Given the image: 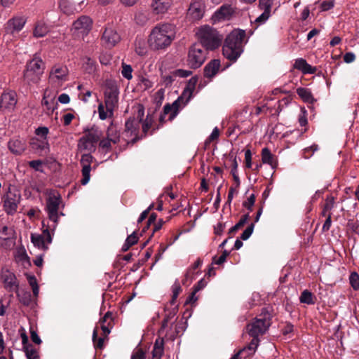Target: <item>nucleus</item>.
I'll return each instance as SVG.
<instances>
[{"label": "nucleus", "instance_id": "nucleus-1", "mask_svg": "<svg viewBox=\"0 0 359 359\" xmlns=\"http://www.w3.org/2000/svg\"><path fill=\"white\" fill-rule=\"evenodd\" d=\"M176 28L170 23H159L154 27L148 37V44L154 50L168 48L175 39Z\"/></svg>", "mask_w": 359, "mask_h": 359}, {"label": "nucleus", "instance_id": "nucleus-2", "mask_svg": "<svg viewBox=\"0 0 359 359\" xmlns=\"http://www.w3.org/2000/svg\"><path fill=\"white\" fill-rule=\"evenodd\" d=\"M245 33L243 30H233L226 38L222 48L224 56L231 61H236L243 52V40Z\"/></svg>", "mask_w": 359, "mask_h": 359}, {"label": "nucleus", "instance_id": "nucleus-3", "mask_svg": "<svg viewBox=\"0 0 359 359\" xmlns=\"http://www.w3.org/2000/svg\"><path fill=\"white\" fill-rule=\"evenodd\" d=\"M194 89V83H191L190 81L189 86L184 88L180 97H178L172 104H165L163 107V115L161 116L160 121H164L168 116L167 120L172 121L177 115L179 110L184 107L190 100L193 90Z\"/></svg>", "mask_w": 359, "mask_h": 359}, {"label": "nucleus", "instance_id": "nucleus-4", "mask_svg": "<svg viewBox=\"0 0 359 359\" xmlns=\"http://www.w3.org/2000/svg\"><path fill=\"white\" fill-rule=\"evenodd\" d=\"M62 202V197L60 194L55 191L49 192L46 199V211L48 219L53 222V224L50 226V228L53 230L56 228L60 216L64 215L62 212H59Z\"/></svg>", "mask_w": 359, "mask_h": 359}, {"label": "nucleus", "instance_id": "nucleus-5", "mask_svg": "<svg viewBox=\"0 0 359 359\" xmlns=\"http://www.w3.org/2000/svg\"><path fill=\"white\" fill-rule=\"evenodd\" d=\"M196 34L200 40L199 44L203 45L207 50L217 48L222 41V37L217 32L209 26L201 27Z\"/></svg>", "mask_w": 359, "mask_h": 359}, {"label": "nucleus", "instance_id": "nucleus-6", "mask_svg": "<svg viewBox=\"0 0 359 359\" xmlns=\"http://www.w3.org/2000/svg\"><path fill=\"white\" fill-rule=\"evenodd\" d=\"M43 70L44 63L42 60L39 57H34L27 64L24 72V81L29 86L38 83Z\"/></svg>", "mask_w": 359, "mask_h": 359}, {"label": "nucleus", "instance_id": "nucleus-7", "mask_svg": "<svg viewBox=\"0 0 359 359\" xmlns=\"http://www.w3.org/2000/svg\"><path fill=\"white\" fill-rule=\"evenodd\" d=\"M208 50L203 45L194 43L188 52V65L193 69L200 67L206 60Z\"/></svg>", "mask_w": 359, "mask_h": 359}, {"label": "nucleus", "instance_id": "nucleus-8", "mask_svg": "<svg viewBox=\"0 0 359 359\" xmlns=\"http://www.w3.org/2000/svg\"><path fill=\"white\" fill-rule=\"evenodd\" d=\"M137 116L130 117L126 122V129L123 135L127 137H133L132 142L136 141L137 131L140 128V124L142 121L144 115V109L142 104H138L137 107Z\"/></svg>", "mask_w": 359, "mask_h": 359}, {"label": "nucleus", "instance_id": "nucleus-9", "mask_svg": "<svg viewBox=\"0 0 359 359\" xmlns=\"http://www.w3.org/2000/svg\"><path fill=\"white\" fill-rule=\"evenodd\" d=\"M119 90L115 81L107 79L104 82V104L109 108H116L118 102Z\"/></svg>", "mask_w": 359, "mask_h": 359}, {"label": "nucleus", "instance_id": "nucleus-10", "mask_svg": "<svg viewBox=\"0 0 359 359\" xmlns=\"http://www.w3.org/2000/svg\"><path fill=\"white\" fill-rule=\"evenodd\" d=\"M93 21L86 15L79 18L72 25V34L74 38L83 39L92 28Z\"/></svg>", "mask_w": 359, "mask_h": 359}, {"label": "nucleus", "instance_id": "nucleus-11", "mask_svg": "<svg viewBox=\"0 0 359 359\" xmlns=\"http://www.w3.org/2000/svg\"><path fill=\"white\" fill-rule=\"evenodd\" d=\"M21 200L20 193L17 190H11L4 196V208L8 215H13L16 212L18 205Z\"/></svg>", "mask_w": 359, "mask_h": 359}, {"label": "nucleus", "instance_id": "nucleus-12", "mask_svg": "<svg viewBox=\"0 0 359 359\" xmlns=\"http://www.w3.org/2000/svg\"><path fill=\"white\" fill-rule=\"evenodd\" d=\"M270 324V319L269 318H259L249 324L247 329L251 337H258L259 334H263L267 330Z\"/></svg>", "mask_w": 359, "mask_h": 359}, {"label": "nucleus", "instance_id": "nucleus-13", "mask_svg": "<svg viewBox=\"0 0 359 359\" xmlns=\"http://www.w3.org/2000/svg\"><path fill=\"white\" fill-rule=\"evenodd\" d=\"M50 230L53 231L48 226L43 230L42 234L32 233L31 241L35 247L44 251L48 250V245L52 242Z\"/></svg>", "mask_w": 359, "mask_h": 359}, {"label": "nucleus", "instance_id": "nucleus-14", "mask_svg": "<svg viewBox=\"0 0 359 359\" xmlns=\"http://www.w3.org/2000/svg\"><path fill=\"white\" fill-rule=\"evenodd\" d=\"M15 232L13 228L3 226L0 230V247L11 249L15 245Z\"/></svg>", "mask_w": 359, "mask_h": 359}, {"label": "nucleus", "instance_id": "nucleus-15", "mask_svg": "<svg viewBox=\"0 0 359 359\" xmlns=\"http://www.w3.org/2000/svg\"><path fill=\"white\" fill-rule=\"evenodd\" d=\"M17 104V95L13 90L4 91L0 100V109L4 111L11 112Z\"/></svg>", "mask_w": 359, "mask_h": 359}, {"label": "nucleus", "instance_id": "nucleus-16", "mask_svg": "<svg viewBox=\"0 0 359 359\" xmlns=\"http://www.w3.org/2000/svg\"><path fill=\"white\" fill-rule=\"evenodd\" d=\"M101 40L107 48L115 46L120 41L121 36L112 27H105Z\"/></svg>", "mask_w": 359, "mask_h": 359}, {"label": "nucleus", "instance_id": "nucleus-17", "mask_svg": "<svg viewBox=\"0 0 359 359\" xmlns=\"http://www.w3.org/2000/svg\"><path fill=\"white\" fill-rule=\"evenodd\" d=\"M93 161V156L90 153H84L81 156V164L82 165V179L81 182L83 185H86L90 180V170H91V163Z\"/></svg>", "mask_w": 359, "mask_h": 359}, {"label": "nucleus", "instance_id": "nucleus-18", "mask_svg": "<svg viewBox=\"0 0 359 359\" xmlns=\"http://www.w3.org/2000/svg\"><path fill=\"white\" fill-rule=\"evenodd\" d=\"M68 69L65 66L55 65L50 72V80L60 85L67 80Z\"/></svg>", "mask_w": 359, "mask_h": 359}, {"label": "nucleus", "instance_id": "nucleus-19", "mask_svg": "<svg viewBox=\"0 0 359 359\" xmlns=\"http://www.w3.org/2000/svg\"><path fill=\"white\" fill-rule=\"evenodd\" d=\"M205 5L203 0H194L188 10L187 15L192 20H198L203 16Z\"/></svg>", "mask_w": 359, "mask_h": 359}, {"label": "nucleus", "instance_id": "nucleus-20", "mask_svg": "<svg viewBox=\"0 0 359 359\" xmlns=\"http://www.w3.org/2000/svg\"><path fill=\"white\" fill-rule=\"evenodd\" d=\"M27 20L23 16H15L10 19L5 25L7 33L15 34L19 32L25 26Z\"/></svg>", "mask_w": 359, "mask_h": 359}, {"label": "nucleus", "instance_id": "nucleus-21", "mask_svg": "<svg viewBox=\"0 0 359 359\" xmlns=\"http://www.w3.org/2000/svg\"><path fill=\"white\" fill-rule=\"evenodd\" d=\"M55 96V93L52 92L50 90L46 89L44 91L41 104L45 107L44 111L48 114L53 113L54 110L57 108Z\"/></svg>", "mask_w": 359, "mask_h": 359}, {"label": "nucleus", "instance_id": "nucleus-22", "mask_svg": "<svg viewBox=\"0 0 359 359\" xmlns=\"http://www.w3.org/2000/svg\"><path fill=\"white\" fill-rule=\"evenodd\" d=\"M2 279L5 288L9 292H18V284L15 275L9 271L2 273Z\"/></svg>", "mask_w": 359, "mask_h": 359}, {"label": "nucleus", "instance_id": "nucleus-23", "mask_svg": "<svg viewBox=\"0 0 359 359\" xmlns=\"http://www.w3.org/2000/svg\"><path fill=\"white\" fill-rule=\"evenodd\" d=\"M172 4V0H153L151 8L157 15L164 14L168 12Z\"/></svg>", "mask_w": 359, "mask_h": 359}, {"label": "nucleus", "instance_id": "nucleus-24", "mask_svg": "<svg viewBox=\"0 0 359 359\" xmlns=\"http://www.w3.org/2000/svg\"><path fill=\"white\" fill-rule=\"evenodd\" d=\"M234 12L233 8L230 5H224L214 14L215 20L221 21L229 20Z\"/></svg>", "mask_w": 359, "mask_h": 359}, {"label": "nucleus", "instance_id": "nucleus-25", "mask_svg": "<svg viewBox=\"0 0 359 359\" xmlns=\"http://www.w3.org/2000/svg\"><path fill=\"white\" fill-rule=\"evenodd\" d=\"M30 146L36 152L44 151L46 153L49 151V144L47 138H33L30 141Z\"/></svg>", "mask_w": 359, "mask_h": 359}, {"label": "nucleus", "instance_id": "nucleus-26", "mask_svg": "<svg viewBox=\"0 0 359 359\" xmlns=\"http://www.w3.org/2000/svg\"><path fill=\"white\" fill-rule=\"evenodd\" d=\"M10 151L16 155L21 154L26 149V143L23 140L13 139L8 142Z\"/></svg>", "mask_w": 359, "mask_h": 359}, {"label": "nucleus", "instance_id": "nucleus-27", "mask_svg": "<svg viewBox=\"0 0 359 359\" xmlns=\"http://www.w3.org/2000/svg\"><path fill=\"white\" fill-rule=\"evenodd\" d=\"M49 32L48 25L42 20L37 21L34 27L33 36L41 38L45 36Z\"/></svg>", "mask_w": 359, "mask_h": 359}, {"label": "nucleus", "instance_id": "nucleus-28", "mask_svg": "<svg viewBox=\"0 0 359 359\" xmlns=\"http://www.w3.org/2000/svg\"><path fill=\"white\" fill-rule=\"evenodd\" d=\"M220 67V61L213 60L210 61L204 68V74L206 77L211 78L216 75Z\"/></svg>", "mask_w": 359, "mask_h": 359}, {"label": "nucleus", "instance_id": "nucleus-29", "mask_svg": "<svg viewBox=\"0 0 359 359\" xmlns=\"http://www.w3.org/2000/svg\"><path fill=\"white\" fill-rule=\"evenodd\" d=\"M85 135L83 136L86 139L96 144L102 136V132L97 127L93 126L90 128L85 130Z\"/></svg>", "mask_w": 359, "mask_h": 359}, {"label": "nucleus", "instance_id": "nucleus-30", "mask_svg": "<svg viewBox=\"0 0 359 359\" xmlns=\"http://www.w3.org/2000/svg\"><path fill=\"white\" fill-rule=\"evenodd\" d=\"M262 160L264 163L270 165L272 168H276L278 165L275 156L273 155L270 150L266 147L262 149Z\"/></svg>", "mask_w": 359, "mask_h": 359}, {"label": "nucleus", "instance_id": "nucleus-31", "mask_svg": "<svg viewBox=\"0 0 359 359\" xmlns=\"http://www.w3.org/2000/svg\"><path fill=\"white\" fill-rule=\"evenodd\" d=\"M78 149L81 152L91 153L95 150V144L82 137L78 143Z\"/></svg>", "mask_w": 359, "mask_h": 359}, {"label": "nucleus", "instance_id": "nucleus-32", "mask_svg": "<svg viewBox=\"0 0 359 359\" xmlns=\"http://www.w3.org/2000/svg\"><path fill=\"white\" fill-rule=\"evenodd\" d=\"M82 68L88 74L94 73L97 68L95 60L88 56L83 57L82 58Z\"/></svg>", "mask_w": 359, "mask_h": 359}, {"label": "nucleus", "instance_id": "nucleus-33", "mask_svg": "<svg viewBox=\"0 0 359 359\" xmlns=\"http://www.w3.org/2000/svg\"><path fill=\"white\" fill-rule=\"evenodd\" d=\"M163 345L164 340L163 338L158 337L156 339L152 351V355L154 359H161L163 353Z\"/></svg>", "mask_w": 359, "mask_h": 359}, {"label": "nucleus", "instance_id": "nucleus-34", "mask_svg": "<svg viewBox=\"0 0 359 359\" xmlns=\"http://www.w3.org/2000/svg\"><path fill=\"white\" fill-rule=\"evenodd\" d=\"M114 109V108H109L108 106H105L103 103H100L97 109L100 118L101 120H105L107 118L112 117Z\"/></svg>", "mask_w": 359, "mask_h": 359}, {"label": "nucleus", "instance_id": "nucleus-35", "mask_svg": "<svg viewBox=\"0 0 359 359\" xmlns=\"http://www.w3.org/2000/svg\"><path fill=\"white\" fill-rule=\"evenodd\" d=\"M294 68L302 71L304 73H313L314 68L309 65L306 61L302 58H299L295 60Z\"/></svg>", "mask_w": 359, "mask_h": 359}, {"label": "nucleus", "instance_id": "nucleus-36", "mask_svg": "<svg viewBox=\"0 0 359 359\" xmlns=\"http://www.w3.org/2000/svg\"><path fill=\"white\" fill-rule=\"evenodd\" d=\"M111 314L109 312H107L102 320H101V328L103 331V333L105 336L110 333V329L109 327L111 326Z\"/></svg>", "mask_w": 359, "mask_h": 359}, {"label": "nucleus", "instance_id": "nucleus-37", "mask_svg": "<svg viewBox=\"0 0 359 359\" xmlns=\"http://www.w3.org/2000/svg\"><path fill=\"white\" fill-rule=\"evenodd\" d=\"M297 95L306 102L311 103L313 101V97L311 91L305 88H298L297 89Z\"/></svg>", "mask_w": 359, "mask_h": 359}, {"label": "nucleus", "instance_id": "nucleus-38", "mask_svg": "<svg viewBox=\"0 0 359 359\" xmlns=\"http://www.w3.org/2000/svg\"><path fill=\"white\" fill-rule=\"evenodd\" d=\"M24 348L27 359H39L38 351L32 345L25 346Z\"/></svg>", "mask_w": 359, "mask_h": 359}, {"label": "nucleus", "instance_id": "nucleus-39", "mask_svg": "<svg viewBox=\"0 0 359 359\" xmlns=\"http://www.w3.org/2000/svg\"><path fill=\"white\" fill-rule=\"evenodd\" d=\"M299 300L302 303L307 304H313L314 301L313 299V294L311 292L307 290H304L300 296Z\"/></svg>", "mask_w": 359, "mask_h": 359}, {"label": "nucleus", "instance_id": "nucleus-40", "mask_svg": "<svg viewBox=\"0 0 359 359\" xmlns=\"http://www.w3.org/2000/svg\"><path fill=\"white\" fill-rule=\"evenodd\" d=\"M107 137L114 144H116L119 140V135L115 127L111 126L108 128Z\"/></svg>", "mask_w": 359, "mask_h": 359}, {"label": "nucleus", "instance_id": "nucleus-41", "mask_svg": "<svg viewBox=\"0 0 359 359\" xmlns=\"http://www.w3.org/2000/svg\"><path fill=\"white\" fill-rule=\"evenodd\" d=\"M271 15V11L268 10H264V12L255 20V23L257 26L261 25L266 22Z\"/></svg>", "mask_w": 359, "mask_h": 359}, {"label": "nucleus", "instance_id": "nucleus-42", "mask_svg": "<svg viewBox=\"0 0 359 359\" xmlns=\"http://www.w3.org/2000/svg\"><path fill=\"white\" fill-rule=\"evenodd\" d=\"M349 281L354 290H358L359 289V276L357 273L353 272L351 273Z\"/></svg>", "mask_w": 359, "mask_h": 359}, {"label": "nucleus", "instance_id": "nucleus-43", "mask_svg": "<svg viewBox=\"0 0 359 359\" xmlns=\"http://www.w3.org/2000/svg\"><path fill=\"white\" fill-rule=\"evenodd\" d=\"M133 69L130 65L123 64L122 65V70L121 74L122 76L128 80H130L133 78Z\"/></svg>", "mask_w": 359, "mask_h": 359}, {"label": "nucleus", "instance_id": "nucleus-44", "mask_svg": "<svg viewBox=\"0 0 359 359\" xmlns=\"http://www.w3.org/2000/svg\"><path fill=\"white\" fill-rule=\"evenodd\" d=\"M17 294L20 298V300L25 304L29 305L31 301V294L29 292L19 291L18 290Z\"/></svg>", "mask_w": 359, "mask_h": 359}, {"label": "nucleus", "instance_id": "nucleus-45", "mask_svg": "<svg viewBox=\"0 0 359 359\" xmlns=\"http://www.w3.org/2000/svg\"><path fill=\"white\" fill-rule=\"evenodd\" d=\"M135 20L137 24L144 25L148 20L147 13L142 11L137 13L135 16Z\"/></svg>", "mask_w": 359, "mask_h": 359}, {"label": "nucleus", "instance_id": "nucleus-46", "mask_svg": "<svg viewBox=\"0 0 359 359\" xmlns=\"http://www.w3.org/2000/svg\"><path fill=\"white\" fill-rule=\"evenodd\" d=\"M252 341H250V344L248 345V346L243 350V351H245V350H248L250 351V353L249 354H252L255 353L256 348H257L258 346V343H259V339H258V337H252Z\"/></svg>", "mask_w": 359, "mask_h": 359}, {"label": "nucleus", "instance_id": "nucleus-47", "mask_svg": "<svg viewBox=\"0 0 359 359\" xmlns=\"http://www.w3.org/2000/svg\"><path fill=\"white\" fill-rule=\"evenodd\" d=\"M28 281L30 286L32 288L33 294L35 297H37L39 294V289L37 284L36 279L34 276H29Z\"/></svg>", "mask_w": 359, "mask_h": 359}, {"label": "nucleus", "instance_id": "nucleus-48", "mask_svg": "<svg viewBox=\"0 0 359 359\" xmlns=\"http://www.w3.org/2000/svg\"><path fill=\"white\" fill-rule=\"evenodd\" d=\"M182 291V287L179 282L175 281V283L172 286V303H173L175 299L177 298L179 294Z\"/></svg>", "mask_w": 359, "mask_h": 359}, {"label": "nucleus", "instance_id": "nucleus-49", "mask_svg": "<svg viewBox=\"0 0 359 359\" xmlns=\"http://www.w3.org/2000/svg\"><path fill=\"white\" fill-rule=\"evenodd\" d=\"M60 8L65 13L67 14H70L74 12V9L67 0H62L60 2Z\"/></svg>", "mask_w": 359, "mask_h": 359}, {"label": "nucleus", "instance_id": "nucleus-50", "mask_svg": "<svg viewBox=\"0 0 359 359\" xmlns=\"http://www.w3.org/2000/svg\"><path fill=\"white\" fill-rule=\"evenodd\" d=\"M192 74V72L190 70H184V69H175L172 71L173 76L176 77H181V78H187L189 76Z\"/></svg>", "mask_w": 359, "mask_h": 359}, {"label": "nucleus", "instance_id": "nucleus-51", "mask_svg": "<svg viewBox=\"0 0 359 359\" xmlns=\"http://www.w3.org/2000/svg\"><path fill=\"white\" fill-rule=\"evenodd\" d=\"M231 172L233 177L234 180L238 183V184H239L240 180H239V177L238 175V163H237L236 157L233 160L232 169H231Z\"/></svg>", "mask_w": 359, "mask_h": 359}, {"label": "nucleus", "instance_id": "nucleus-52", "mask_svg": "<svg viewBox=\"0 0 359 359\" xmlns=\"http://www.w3.org/2000/svg\"><path fill=\"white\" fill-rule=\"evenodd\" d=\"M318 149V147L316 144H313L311 147L305 148L304 150V157L305 158H310Z\"/></svg>", "mask_w": 359, "mask_h": 359}, {"label": "nucleus", "instance_id": "nucleus-53", "mask_svg": "<svg viewBox=\"0 0 359 359\" xmlns=\"http://www.w3.org/2000/svg\"><path fill=\"white\" fill-rule=\"evenodd\" d=\"M318 149V147L316 144H313L311 147L305 148L304 150V157L305 158H310Z\"/></svg>", "mask_w": 359, "mask_h": 359}, {"label": "nucleus", "instance_id": "nucleus-54", "mask_svg": "<svg viewBox=\"0 0 359 359\" xmlns=\"http://www.w3.org/2000/svg\"><path fill=\"white\" fill-rule=\"evenodd\" d=\"M334 203V198L333 196H328L326 200L325 203L323 207L324 212H329L330 211L333 207Z\"/></svg>", "mask_w": 359, "mask_h": 359}, {"label": "nucleus", "instance_id": "nucleus-55", "mask_svg": "<svg viewBox=\"0 0 359 359\" xmlns=\"http://www.w3.org/2000/svg\"><path fill=\"white\" fill-rule=\"evenodd\" d=\"M49 130L47 127H39L36 129L35 133L37 136H39L41 139L47 138Z\"/></svg>", "mask_w": 359, "mask_h": 359}, {"label": "nucleus", "instance_id": "nucleus-56", "mask_svg": "<svg viewBox=\"0 0 359 359\" xmlns=\"http://www.w3.org/2000/svg\"><path fill=\"white\" fill-rule=\"evenodd\" d=\"M254 229V224H251L248 227L246 228V229L242 233L241 236V238L242 240H247L248 239L250 236L252 235Z\"/></svg>", "mask_w": 359, "mask_h": 359}, {"label": "nucleus", "instance_id": "nucleus-57", "mask_svg": "<svg viewBox=\"0 0 359 359\" xmlns=\"http://www.w3.org/2000/svg\"><path fill=\"white\" fill-rule=\"evenodd\" d=\"M219 130L217 127H215L212 130V131L211 134L210 135V136L208 137V138L206 140L205 143L208 144V143L211 142L212 141L217 140L219 137Z\"/></svg>", "mask_w": 359, "mask_h": 359}, {"label": "nucleus", "instance_id": "nucleus-58", "mask_svg": "<svg viewBox=\"0 0 359 359\" xmlns=\"http://www.w3.org/2000/svg\"><path fill=\"white\" fill-rule=\"evenodd\" d=\"M153 120L152 118L147 116L144 122L142 123V130L144 133H147V131L149 130L151 124H152Z\"/></svg>", "mask_w": 359, "mask_h": 359}, {"label": "nucleus", "instance_id": "nucleus-59", "mask_svg": "<svg viewBox=\"0 0 359 359\" xmlns=\"http://www.w3.org/2000/svg\"><path fill=\"white\" fill-rule=\"evenodd\" d=\"M273 0H259V6L264 10L271 11Z\"/></svg>", "mask_w": 359, "mask_h": 359}, {"label": "nucleus", "instance_id": "nucleus-60", "mask_svg": "<svg viewBox=\"0 0 359 359\" xmlns=\"http://www.w3.org/2000/svg\"><path fill=\"white\" fill-rule=\"evenodd\" d=\"M245 166L250 168L252 167V153L250 149H247L245 152Z\"/></svg>", "mask_w": 359, "mask_h": 359}, {"label": "nucleus", "instance_id": "nucleus-61", "mask_svg": "<svg viewBox=\"0 0 359 359\" xmlns=\"http://www.w3.org/2000/svg\"><path fill=\"white\" fill-rule=\"evenodd\" d=\"M255 201V197L254 194H252L249 196V198L247 199L246 201L243 203V205L247 208L248 209L250 210L252 207L253 206Z\"/></svg>", "mask_w": 359, "mask_h": 359}, {"label": "nucleus", "instance_id": "nucleus-62", "mask_svg": "<svg viewBox=\"0 0 359 359\" xmlns=\"http://www.w3.org/2000/svg\"><path fill=\"white\" fill-rule=\"evenodd\" d=\"M299 122L301 126H305L307 124L306 111L304 109L302 110V113L299 117Z\"/></svg>", "mask_w": 359, "mask_h": 359}, {"label": "nucleus", "instance_id": "nucleus-63", "mask_svg": "<svg viewBox=\"0 0 359 359\" xmlns=\"http://www.w3.org/2000/svg\"><path fill=\"white\" fill-rule=\"evenodd\" d=\"M126 241L128 242V243H129V245L132 246L137 243L138 241V237L136 235L135 232H133L132 234L128 236Z\"/></svg>", "mask_w": 359, "mask_h": 359}, {"label": "nucleus", "instance_id": "nucleus-64", "mask_svg": "<svg viewBox=\"0 0 359 359\" xmlns=\"http://www.w3.org/2000/svg\"><path fill=\"white\" fill-rule=\"evenodd\" d=\"M145 358H146V357H145L144 353L141 350H138L137 351H136L135 353H133L130 359H145Z\"/></svg>", "mask_w": 359, "mask_h": 359}]
</instances>
